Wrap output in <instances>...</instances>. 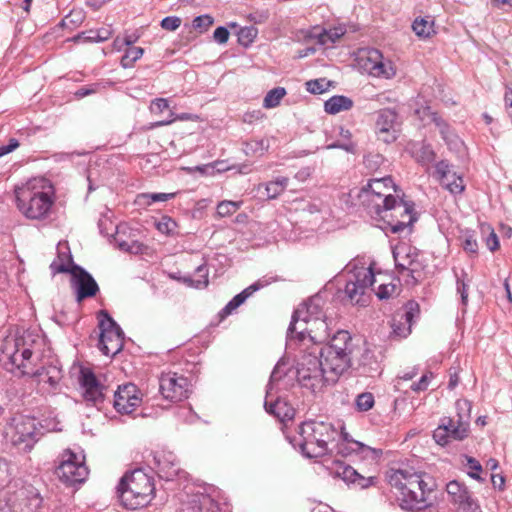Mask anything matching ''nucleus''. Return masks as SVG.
Wrapping results in <instances>:
<instances>
[{
  "instance_id": "1",
  "label": "nucleus",
  "mask_w": 512,
  "mask_h": 512,
  "mask_svg": "<svg viewBox=\"0 0 512 512\" xmlns=\"http://www.w3.org/2000/svg\"><path fill=\"white\" fill-rule=\"evenodd\" d=\"M50 180L35 177L15 188L16 206L23 216L31 220L45 219L54 203Z\"/></svg>"
},
{
  "instance_id": "2",
  "label": "nucleus",
  "mask_w": 512,
  "mask_h": 512,
  "mask_svg": "<svg viewBox=\"0 0 512 512\" xmlns=\"http://www.w3.org/2000/svg\"><path fill=\"white\" fill-rule=\"evenodd\" d=\"M299 441H292L299 446L301 453L307 458H318L333 454V446L341 436V431L331 422L310 420L299 426Z\"/></svg>"
},
{
  "instance_id": "3",
  "label": "nucleus",
  "mask_w": 512,
  "mask_h": 512,
  "mask_svg": "<svg viewBox=\"0 0 512 512\" xmlns=\"http://www.w3.org/2000/svg\"><path fill=\"white\" fill-rule=\"evenodd\" d=\"M356 345L348 331L340 330L329 340L319 347L317 353L322 361L323 367L328 372L330 383H336L339 378L352 368V360Z\"/></svg>"
},
{
  "instance_id": "4",
  "label": "nucleus",
  "mask_w": 512,
  "mask_h": 512,
  "mask_svg": "<svg viewBox=\"0 0 512 512\" xmlns=\"http://www.w3.org/2000/svg\"><path fill=\"white\" fill-rule=\"evenodd\" d=\"M389 483L402 509L421 511L429 506L428 495L432 492L422 475L409 469L393 471Z\"/></svg>"
},
{
  "instance_id": "5",
  "label": "nucleus",
  "mask_w": 512,
  "mask_h": 512,
  "mask_svg": "<svg viewBox=\"0 0 512 512\" xmlns=\"http://www.w3.org/2000/svg\"><path fill=\"white\" fill-rule=\"evenodd\" d=\"M155 487L152 478L143 469L126 473L120 480L117 492L127 509L135 510L150 503Z\"/></svg>"
},
{
  "instance_id": "6",
  "label": "nucleus",
  "mask_w": 512,
  "mask_h": 512,
  "mask_svg": "<svg viewBox=\"0 0 512 512\" xmlns=\"http://www.w3.org/2000/svg\"><path fill=\"white\" fill-rule=\"evenodd\" d=\"M380 202L382 203L380 207L374 209L370 214L373 218L383 221L384 229L391 233H401L416 221L414 204L405 201L399 194L386 197Z\"/></svg>"
},
{
  "instance_id": "7",
  "label": "nucleus",
  "mask_w": 512,
  "mask_h": 512,
  "mask_svg": "<svg viewBox=\"0 0 512 512\" xmlns=\"http://www.w3.org/2000/svg\"><path fill=\"white\" fill-rule=\"evenodd\" d=\"M33 342L30 333L5 339L0 349V363L10 372L18 371L21 376H30L33 373L31 366Z\"/></svg>"
},
{
  "instance_id": "8",
  "label": "nucleus",
  "mask_w": 512,
  "mask_h": 512,
  "mask_svg": "<svg viewBox=\"0 0 512 512\" xmlns=\"http://www.w3.org/2000/svg\"><path fill=\"white\" fill-rule=\"evenodd\" d=\"M296 376L301 387L313 393L321 392L325 387L334 385V383H330L328 372L323 367L317 353V346H312L307 351H303L297 361Z\"/></svg>"
},
{
  "instance_id": "9",
  "label": "nucleus",
  "mask_w": 512,
  "mask_h": 512,
  "mask_svg": "<svg viewBox=\"0 0 512 512\" xmlns=\"http://www.w3.org/2000/svg\"><path fill=\"white\" fill-rule=\"evenodd\" d=\"M345 294L348 299L361 306L369 301V291L375 282V274L371 267L353 266L345 273Z\"/></svg>"
},
{
  "instance_id": "10",
  "label": "nucleus",
  "mask_w": 512,
  "mask_h": 512,
  "mask_svg": "<svg viewBox=\"0 0 512 512\" xmlns=\"http://www.w3.org/2000/svg\"><path fill=\"white\" fill-rule=\"evenodd\" d=\"M38 421L30 416L17 415L12 418L6 429L13 445L24 451H30L43 435Z\"/></svg>"
},
{
  "instance_id": "11",
  "label": "nucleus",
  "mask_w": 512,
  "mask_h": 512,
  "mask_svg": "<svg viewBox=\"0 0 512 512\" xmlns=\"http://www.w3.org/2000/svg\"><path fill=\"white\" fill-rule=\"evenodd\" d=\"M100 338L98 347L106 356H114L123 348L124 333L105 310L99 312Z\"/></svg>"
},
{
  "instance_id": "12",
  "label": "nucleus",
  "mask_w": 512,
  "mask_h": 512,
  "mask_svg": "<svg viewBox=\"0 0 512 512\" xmlns=\"http://www.w3.org/2000/svg\"><path fill=\"white\" fill-rule=\"evenodd\" d=\"M303 323L307 326L298 331L299 341L304 343L308 340L313 346H318L328 339L329 327L319 306L318 310L311 309L310 314L303 316Z\"/></svg>"
},
{
  "instance_id": "13",
  "label": "nucleus",
  "mask_w": 512,
  "mask_h": 512,
  "mask_svg": "<svg viewBox=\"0 0 512 512\" xmlns=\"http://www.w3.org/2000/svg\"><path fill=\"white\" fill-rule=\"evenodd\" d=\"M358 64L369 75L374 77L392 78L395 69L390 60L383 57L377 49H365L359 53Z\"/></svg>"
},
{
  "instance_id": "14",
  "label": "nucleus",
  "mask_w": 512,
  "mask_h": 512,
  "mask_svg": "<svg viewBox=\"0 0 512 512\" xmlns=\"http://www.w3.org/2000/svg\"><path fill=\"white\" fill-rule=\"evenodd\" d=\"M159 391L166 400L182 401L189 396L190 382L187 377L176 372L162 373L159 377Z\"/></svg>"
},
{
  "instance_id": "15",
  "label": "nucleus",
  "mask_w": 512,
  "mask_h": 512,
  "mask_svg": "<svg viewBox=\"0 0 512 512\" xmlns=\"http://www.w3.org/2000/svg\"><path fill=\"white\" fill-rule=\"evenodd\" d=\"M55 473L63 483L74 485L85 481L88 469L75 453L67 450L63 453L62 460Z\"/></svg>"
},
{
  "instance_id": "16",
  "label": "nucleus",
  "mask_w": 512,
  "mask_h": 512,
  "mask_svg": "<svg viewBox=\"0 0 512 512\" xmlns=\"http://www.w3.org/2000/svg\"><path fill=\"white\" fill-rule=\"evenodd\" d=\"M285 373L281 371V365L278 363L273 369L270 381L267 385L266 398L271 395V391L273 389V384L280 380ZM265 410L279 419L281 422H286L292 420L295 414L294 409L283 399L277 398L275 401L265 400L264 403Z\"/></svg>"
},
{
  "instance_id": "17",
  "label": "nucleus",
  "mask_w": 512,
  "mask_h": 512,
  "mask_svg": "<svg viewBox=\"0 0 512 512\" xmlns=\"http://www.w3.org/2000/svg\"><path fill=\"white\" fill-rule=\"evenodd\" d=\"M70 275L71 285L76 291V299L78 302L95 296L99 291L98 284L92 275L79 265H71Z\"/></svg>"
},
{
  "instance_id": "18",
  "label": "nucleus",
  "mask_w": 512,
  "mask_h": 512,
  "mask_svg": "<svg viewBox=\"0 0 512 512\" xmlns=\"http://www.w3.org/2000/svg\"><path fill=\"white\" fill-rule=\"evenodd\" d=\"M391 191L397 193L399 190L393 184L390 176L371 179L367 184V188H365L369 213L380 207L382 204L381 200H384L386 197H392Z\"/></svg>"
},
{
  "instance_id": "19",
  "label": "nucleus",
  "mask_w": 512,
  "mask_h": 512,
  "mask_svg": "<svg viewBox=\"0 0 512 512\" xmlns=\"http://www.w3.org/2000/svg\"><path fill=\"white\" fill-rule=\"evenodd\" d=\"M470 429L458 423L453 418H444L441 424L434 430L433 438L441 446L448 445L452 441H462L468 437Z\"/></svg>"
},
{
  "instance_id": "20",
  "label": "nucleus",
  "mask_w": 512,
  "mask_h": 512,
  "mask_svg": "<svg viewBox=\"0 0 512 512\" xmlns=\"http://www.w3.org/2000/svg\"><path fill=\"white\" fill-rule=\"evenodd\" d=\"M140 392L136 385L127 383L119 386L114 393V408L122 414H130L141 404Z\"/></svg>"
},
{
  "instance_id": "21",
  "label": "nucleus",
  "mask_w": 512,
  "mask_h": 512,
  "mask_svg": "<svg viewBox=\"0 0 512 512\" xmlns=\"http://www.w3.org/2000/svg\"><path fill=\"white\" fill-rule=\"evenodd\" d=\"M434 176L452 194H461L465 189L462 177L457 175L449 163L444 160L436 164Z\"/></svg>"
},
{
  "instance_id": "22",
  "label": "nucleus",
  "mask_w": 512,
  "mask_h": 512,
  "mask_svg": "<svg viewBox=\"0 0 512 512\" xmlns=\"http://www.w3.org/2000/svg\"><path fill=\"white\" fill-rule=\"evenodd\" d=\"M79 382L83 390V398L86 402L96 405L103 401L106 387L99 383L93 372L81 370Z\"/></svg>"
},
{
  "instance_id": "23",
  "label": "nucleus",
  "mask_w": 512,
  "mask_h": 512,
  "mask_svg": "<svg viewBox=\"0 0 512 512\" xmlns=\"http://www.w3.org/2000/svg\"><path fill=\"white\" fill-rule=\"evenodd\" d=\"M218 510L215 500L202 492L187 494L181 507V512H218Z\"/></svg>"
},
{
  "instance_id": "24",
  "label": "nucleus",
  "mask_w": 512,
  "mask_h": 512,
  "mask_svg": "<svg viewBox=\"0 0 512 512\" xmlns=\"http://www.w3.org/2000/svg\"><path fill=\"white\" fill-rule=\"evenodd\" d=\"M153 459L158 476L162 479L172 480L180 472L179 462L172 452H156Z\"/></svg>"
},
{
  "instance_id": "25",
  "label": "nucleus",
  "mask_w": 512,
  "mask_h": 512,
  "mask_svg": "<svg viewBox=\"0 0 512 512\" xmlns=\"http://www.w3.org/2000/svg\"><path fill=\"white\" fill-rule=\"evenodd\" d=\"M311 309L318 310L317 299L309 300L307 303H304L301 307L294 311L287 330V339L289 341L293 340L294 338L299 340L298 331L307 326L303 323V316L310 314Z\"/></svg>"
},
{
  "instance_id": "26",
  "label": "nucleus",
  "mask_w": 512,
  "mask_h": 512,
  "mask_svg": "<svg viewBox=\"0 0 512 512\" xmlns=\"http://www.w3.org/2000/svg\"><path fill=\"white\" fill-rule=\"evenodd\" d=\"M333 453L340 454L342 456H349L352 454H359L363 458H376L379 456V451L374 448H371L361 442H350L349 443H340L337 441V445L333 446Z\"/></svg>"
},
{
  "instance_id": "27",
  "label": "nucleus",
  "mask_w": 512,
  "mask_h": 512,
  "mask_svg": "<svg viewBox=\"0 0 512 512\" xmlns=\"http://www.w3.org/2000/svg\"><path fill=\"white\" fill-rule=\"evenodd\" d=\"M418 251L409 245L403 244L397 246L393 250V257L398 273L405 277L406 271L409 269L412 260L416 257Z\"/></svg>"
},
{
  "instance_id": "28",
  "label": "nucleus",
  "mask_w": 512,
  "mask_h": 512,
  "mask_svg": "<svg viewBox=\"0 0 512 512\" xmlns=\"http://www.w3.org/2000/svg\"><path fill=\"white\" fill-rule=\"evenodd\" d=\"M336 473L348 484H354L362 489L367 488L374 483V477H364L349 465L340 466Z\"/></svg>"
},
{
  "instance_id": "29",
  "label": "nucleus",
  "mask_w": 512,
  "mask_h": 512,
  "mask_svg": "<svg viewBox=\"0 0 512 512\" xmlns=\"http://www.w3.org/2000/svg\"><path fill=\"white\" fill-rule=\"evenodd\" d=\"M267 283L264 281H257L253 283L252 285L245 288L241 293L237 294L230 300L227 305L223 308L222 314L223 315H229L234 311L236 308H238L241 304L245 302V300L250 297L254 292L258 291L259 289L263 288Z\"/></svg>"
},
{
  "instance_id": "30",
  "label": "nucleus",
  "mask_w": 512,
  "mask_h": 512,
  "mask_svg": "<svg viewBox=\"0 0 512 512\" xmlns=\"http://www.w3.org/2000/svg\"><path fill=\"white\" fill-rule=\"evenodd\" d=\"M345 34V29L342 27H335L330 30L320 29L315 27L311 32L309 37L311 39H316L319 45L325 46L329 44L335 43Z\"/></svg>"
},
{
  "instance_id": "31",
  "label": "nucleus",
  "mask_w": 512,
  "mask_h": 512,
  "mask_svg": "<svg viewBox=\"0 0 512 512\" xmlns=\"http://www.w3.org/2000/svg\"><path fill=\"white\" fill-rule=\"evenodd\" d=\"M352 106L353 101L349 97L335 95L324 103V110L326 113L334 115L342 111H347L351 109Z\"/></svg>"
},
{
  "instance_id": "32",
  "label": "nucleus",
  "mask_w": 512,
  "mask_h": 512,
  "mask_svg": "<svg viewBox=\"0 0 512 512\" xmlns=\"http://www.w3.org/2000/svg\"><path fill=\"white\" fill-rule=\"evenodd\" d=\"M446 490L451 502H453L455 505L462 503L464 500L469 499V496H471V493L467 487L456 480L450 481L447 484Z\"/></svg>"
},
{
  "instance_id": "33",
  "label": "nucleus",
  "mask_w": 512,
  "mask_h": 512,
  "mask_svg": "<svg viewBox=\"0 0 512 512\" xmlns=\"http://www.w3.org/2000/svg\"><path fill=\"white\" fill-rule=\"evenodd\" d=\"M30 376L37 377L39 382L49 383L52 387H55L60 380V370L55 366L42 367L41 369H33Z\"/></svg>"
},
{
  "instance_id": "34",
  "label": "nucleus",
  "mask_w": 512,
  "mask_h": 512,
  "mask_svg": "<svg viewBox=\"0 0 512 512\" xmlns=\"http://www.w3.org/2000/svg\"><path fill=\"white\" fill-rule=\"evenodd\" d=\"M424 265L422 261L419 259V253H417L416 257L412 260L409 269L405 273V277H407L406 282L408 284H417L424 275Z\"/></svg>"
},
{
  "instance_id": "35",
  "label": "nucleus",
  "mask_w": 512,
  "mask_h": 512,
  "mask_svg": "<svg viewBox=\"0 0 512 512\" xmlns=\"http://www.w3.org/2000/svg\"><path fill=\"white\" fill-rule=\"evenodd\" d=\"M456 417L455 419L458 423L470 429V418H471V409L472 404L470 401L466 399H460L456 401Z\"/></svg>"
},
{
  "instance_id": "36",
  "label": "nucleus",
  "mask_w": 512,
  "mask_h": 512,
  "mask_svg": "<svg viewBox=\"0 0 512 512\" xmlns=\"http://www.w3.org/2000/svg\"><path fill=\"white\" fill-rule=\"evenodd\" d=\"M111 36V30L108 28H102L97 31L90 30L88 32H83L78 34L73 38L74 41H82V42H103Z\"/></svg>"
},
{
  "instance_id": "37",
  "label": "nucleus",
  "mask_w": 512,
  "mask_h": 512,
  "mask_svg": "<svg viewBox=\"0 0 512 512\" xmlns=\"http://www.w3.org/2000/svg\"><path fill=\"white\" fill-rule=\"evenodd\" d=\"M287 177H277L275 180L265 184V191L268 199L277 198L288 186Z\"/></svg>"
},
{
  "instance_id": "38",
  "label": "nucleus",
  "mask_w": 512,
  "mask_h": 512,
  "mask_svg": "<svg viewBox=\"0 0 512 512\" xmlns=\"http://www.w3.org/2000/svg\"><path fill=\"white\" fill-rule=\"evenodd\" d=\"M176 193H142L137 196L138 205H151L155 202H165L175 197Z\"/></svg>"
},
{
  "instance_id": "39",
  "label": "nucleus",
  "mask_w": 512,
  "mask_h": 512,
  "mask_svg": "<svg viewBox=\"0 0 512 512\" xmlns=\"http://www.w3.org/2000/svg\"><path fill=\"white\" fill-rule=\"evenodd\" d=\"M412 29L417 36L427 38L434 33V22L428 18H416Z\"/></svg>"
},
{
  "instance_id": "40",
  "label": "nucleus",
  "mask_w": 512,
  "mask_h": 512,
  "mask_svg": "<svg viewBox=\"0 0 512 512\" xmlns=\"http://www.w3.org/2000/svg\"><path fill=\"white\" fill-rule=\"evenodd\" d=\"M269 148V143L265 139H253L245 143L244 151L246 155H263Z\"/></svg>"
},
{
  "instance_id": "41",
  "label": "nucleus",
  "mask_w": 512,
  "mask_h": 512,
  "mask_svg": "<svg viewBox=\"0 0 512 512\" xmlns=\"http://www.w3.org/2000/svg\"><path fill=\"white\" fill-rule=\"evenodd\" d=\"M72 264H74V263L72 262L71 255H65V254L59 253L58 259L54 260L51 263L50 268L54 274L55 273H69L70 274Z\"/></svg>"
},
{
  "instance_id": "42",
  "label": "nucleus",
  "mask_w": 512,
  "mask_h": 512,
  "mask_svg": "<svg viewBox=\"0 0 512 512\" xmlns=\"http://www.w3.org/2000/svg\"><path fill=\"white\" fill-rule=\"evenodd\" d=\"M115 242L118 246V248L122 251H125V252H129V253H132V254H139L142 252L143 250V244L140 243L139 241L137 240H130V241H127V240H123L121 237H120V232L117 231V236L115 238Z\"/></svg>"
},
{
  "instance_id": "43",
  "label": "nucleus",
  "mask_w": 512,
  "mask_h": 512,
  "mask_svg": "<svg viewBox=\"0 0 512 512\" xmlns=\"http://www.w3.org/2000/svg\"><path fill=\"white\" fill-rule=\"evenodd\" d=\"M285 95L286 90L283 87H276L267 93L263 101V106L265 108H274L279 105Z\"/></svg>"
},
{
  "instance_id": "44",
  "label": "nucleus",
  "mask_w": 512,
  "mask_h": 512,
  "mask_svg": "<svg viewBox=\"0 0 512 512\" xmlns=\"http://www.w3.org/2000/svg\"><path fill=\"white\" fill-rule=\"evenodd\" d=\"M143 53L144 50L141 47L128 48L121 59L122 67L131 68L134 65V63L142 57Z\"/></svg>"
},
{
  "instance_id": "45",
  "label": "nucleus",
  "mask_w": 512,
  "mask_h": 512,
  "mask_svg": "<svg viewBox=\"0 0 512 512\" xmlns=\"http://www.w3.org/2000/svg\"><path fill=\"white\" fill-rule=\"evenodd\" d=\"M400 293V288L398 285L390 282V283H382L379 285L376 296L380 300H388L394 296H397Z\"/></svg>"
},
{
  "instance_id": "46",
  "label": "nucleus",
  "mask_w": 512,
  "mask_h": 512,
  "mask_svg": "<svg viewBox=\"0 0 512 512\" xmlns=\"http://www.w3.org/2000/svg\"><path fill=\"white\" fill-rule=\"evenodd\" d=\"M396 113L392 110H383L376 122V130H380V128H388L393 129L394 123L396 121Z\"/></svg>"
},
{
  "instance_id": "47",
  "label": "nucleus",
  "mask_w": 512,
  "mask_h": 512,
  "mask_svg": "<svg viewBox=\"0 0 512 512\" xmlns=\"http://www.w3.org/2000/svg\"><path fill=\"white\" fill-rule=\"evenodd\" d=\"M258 30L254 26L243 27L238 32V42L243 46H249L257 37Z\"/></svg>"
},
{
  "instance_id": "48",
  "label": "nucleus",
  "mask_w": 512,
  "mask_h": 512,
  "mask_svg": "<svg viewBox=\"0 0 512 512\" xmlns=\"http://www.w3.org/2000/svg\"><path fill=\"white\" fill-rule=\"evenodd\" d=\"M457 278V292L461 296V302L464 306L468 303V285L469 279L467 278V273L462 271L461 276L456 275Z\"/></svg>"
},
{
  "instance_id": "49",
  "label": "nucleus",
  "mask_w": 512,
  "mask_h": 512,
  "mask_svg": "<svg viewBox=\"0 0 512 512\" xmlns=\"http://www.w3.org/2000/svg\"><path fill=\"white\" fill-rule=\"evenodd\" d=\"M241 202L224 200L217 205V214L226 217L234 214L240 208Z\"/></svg>"
},
{
  "instance_id": "50",
  "label": "nucleus",
  "mask_w": 512,
  "mask_h": 512,
  "mask_svg": "<svg viewBox=\"0 0 512 512\" xmlns=\"http://www.w3.org/2000/svg\"><path fill=\"white\" fill-rule=\"evenodd\" d=\"M330 82L324 78L306 82V89L312 94H322L328 90Z\"/></svg>"
},
{
  "instance_id": "51",
  "label": "nucleus",
  "mask_w": 512,
  "mask_h": 512,
  "mask_svg": "<svg viewBox=\"0 0 512 512\" xmlns=\"http://www.w3.org/2000/svg\"><path fill=\"white\" fill-rule=\"evenodd\" d=\"M374 396L370 392H364L357 396L355 404L358 411H368L374 406Z\"/></svg>"
},
{
  "instance_id": "52",
  "label": "nucleus",
  "mask_w": 512,
  "mask_h": 512,
  "mask_svg": "<svg viewBox=\"0 0 512 512\" xmlns=\"http://www.w3.org/2000/svg\"><path fill=\"white\" fill-rule=\"evenodd\" d=\"M213 22V17L208 14H205L195 17L192 26L195 30H198L202 33L207 31L209 27L213 24Z\"/></svg>"
},
{
  "instance_id": "53",
  "label": "nucleus",
  "mask_w": 512,
  "mask_h": 512,
  "mask_svg": "<svg viewBox=\"0 0 512 512\" xmlns=\"http://www.w3.org/2000/svg\"><path fill=\"white\" fill-rule=\"evenodd\" d=\"M156 227L159 232L166 235H171L174 233L177 224L170 217L164 216L160 221L157 222Z\"/></svg>"
},
{
  "instance_id": "54",
  "label": "nucleus",
  "mask_w": 512,
  "mask_h": 512,
  "mask_svg": "<svg viewBox=\"0 0 512 512\" xmlns=\"http://www.w3.org/2000/svg\"><path fill=\"white\" fill-rule=\"evenodd\" d=\"M196 273L200 277L197 280H192L196 288H204L208 285V269L205 264H201L196 268Z\"/></svg>"
},
{
  "instance_id": "55",
  "label": "nucleus",
  "mask_w": 512,
  "mask_h": 512,
  "mask_svg": "<svg viewBox=\"0 0 512 512\" xmlns=\"http://www.w3.org/2000/svg\"><path fill=\"white\" fill-rule=\"evenodd\" d=\"M458 512H481L480 506L476 500L469 496V499L457 504Z\"/></svg>"
},
{
  "instance_id": "56",
  "label": "nucleus",
  "mask_w": 512,
  "mask_h": 512,
  "mask_svg": "<svg viewBox=\"0 0 512 512\" xmlns=\"http://www.w3.org/2000/svg\"><path fill=\"white\" fill-rule=\"evenodd\" d=\"M392 329L393 334L400 338H405L411 333L410 326H407L402 320L397 322L396 319H393Z\"/></svg>"
},
{
  "instance_id": "57",
  "label": "nucleus",
  "mask_w": 512,
  "mask_h": 512,
  "mask_svg": "<svg viewBox=\"0 0 512 512\" xmlns=\"http://www.w3.org/2000/svg\"><path fill=\"white\" fill-rule=\"evenodd\" d=\"M181 18L177 16H168L162 19L160 25L162 29L167 31H175L181 25Z\"/></svg>"
},
{
  "instance_id": "58",
  "label": "nucleus",
  "mask_w": 512,
  "mask_h": 512,
  "mask_svg": "<svg viewBox=\"0 0 512 512\" xmlns=\"http://www.w3.org/2000/svg\"><path fill=\"white\" fill-rule=\"evenodd\" d=\"M383 160L380 154H368L364 158V164L368 169L376 170L383 163Z\"/></svg>"
},
{
  "instance_id": "59",
  "label": "nucleus",
  "mask_w": 512,
  "mask_h": 512,
  "mask_svg": "<svg viewBox=\"0 0 512 512\" xmlns=\"http://www.w3.org/2000/svg\"><path fill=\"white\" fill-rule=\"evenodd\" d=\"M462 247L469 254L476 255L478 253V243L473 235L465 236Z\"/></svg>"
},
{
  "instance_id": "60",
  "label": "nucleus",
  "mask_w": 512,
  "mask_h": 512,
  "mask_svg": "<svg viewBox=\"0 0 512 512\" xmlns=\"http://www.w3.org/2000/svg\"><path fill=\"white\" fill-rule=\"evenodd\" d=\"M378 140L383 141L384 143H392L396 140L395 130L388 128H380V130H376Z\"/></svg>"
},
{
  "instance_id": "61",
  "label": "nucleus",
  "mask_w": 512,
  "mask_h": 512,
  "mask_svg": "<svg viewBox=\"0 0 512 512\" xmlns=\"http://www.w3.org/2000/svg\"><path fill=\"white\" fill-rule=\"evenodd\" d=\"M468 467L472 470L469 472V476L472 477L475 480L483 481L481 476L479 475V472L482 470V466L476 459L469 457L467 460Z\"/></svg>"
},
{
  "instance_id": "62",
  "label": "nucleus",
  "mask_w": 512,
  "mask_h": 512,
  "mask_svg": "<svg viewBox=\"0 0 512 512\" xmlns=\"http://www.w3.org/2000/svg\"><path fill=\"white\" fill-rule=\"evenodd\" d=\"M487 230L489 231V234L486 238V245L490 251L494 252L499 248V239L494 230L490 229L489 226L487 227Z\"/></svg>"
},
{
  "instance_id": "63",
  "label": "nucleus",
  "mask_w": 512,
  "mask_h": 512,
  "mask_svg": "<svg viewBox=\"0 0 512 512\" xmlns=\"http://www.w3.org/2000/svg\"><path fill=\"white\" fill-rule=\"evenodd\" d=\"M213 38L216 42L224 44L229 39V31L227 30V28L220 26L215 29L213 33Z\"/></svg>"
},
{
  "instance_id": "64",
  "label": "nucleus",
  "mask_w": 512,
  "mask_h": 512,
  "mask_svg": "<svg viewBox=\"0 0 512 512\" xmlns=\"http://www.w3.org/2000/svg\"><path fill=\"white\" fill-rule=\"evenodd\" d=\"M407 308L406 312L401 316V320L404 319L405 324L411 327L414 312L418 309V304L410 302Z\"/></svg>"
}]
</instances>
